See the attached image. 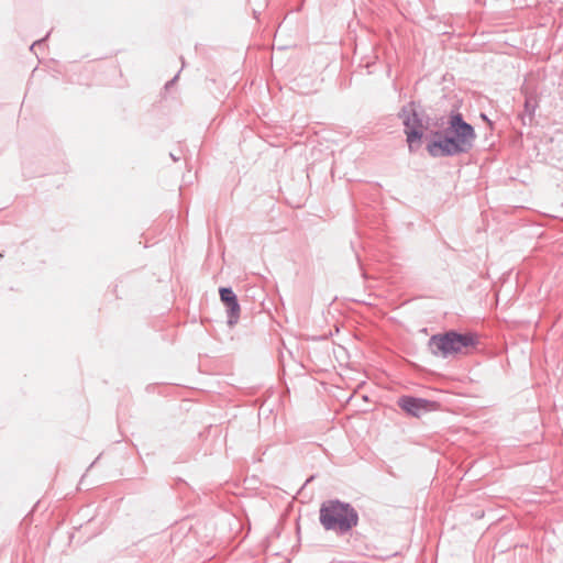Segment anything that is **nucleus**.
Here are the masks:
<instances>
[{
	"label": "nucleus",
	"instance_id": "f257e3e1",
	"mask_svg": "<svg viewBox=\"0 0 563 563\" xmlns=\"http://www.w3.org/2000/svg\"><path fill=\"white\" fill-rule=\"evenodd\" d=\"M427 152L432 157H452L468 153L476 140L474 128L460 112L450 115L444 130L431 131L427 136Z\"/></svg>",
	"mask_w": 563,
	"mask_h": 563
},
{
	"label": "nucleus",
	"instance_id": "f03ea898",
	"mask_svg": "<svg viewBox=\"0 0 563 563\" xmlns=\"http://www.w3.org/2000/svg\"><path fill=\"white\" fill-rule=\"evenodd\" d=\"M319 521L325 531H332L338 536L347 534L358 525L360 517L356 509L340 499L324 500L319 509Z\"/></svg>",
	"mask_w": 563,
	"mask_h": 563
},
{
	"label": "nucleus",
	"instance_id": "9d476101",
	"mask_svg": "<svg viewBox=\"0 0 563 563\" xmlns=\"http://www.w3.org/2000/svg\"><path fill=\"white\" fill-rule=\"evenodd\" d=\"M170 157L174 162H177L179 161V157H177L176 155H174L173 153H170Z\"/></svg>",
	"mask_w": 563,
	"mask_h": 563
},
{
	"label": "nucleus",
	"instance_id": "6e6552de",
	"mask_svg": "<svg viewBox=\"0 0 563 563\" xmlns=\"http://www.w3.org/2000/svg\"><path fill=\"white\" fill-rule=\"evenodd\" d=\"M178 78V75H176L173 79H170L169 81L166 82L165 87L168 88L169 86H172L176 79Z\"/></svg>",
	"mask_w": 563,
	"mask_h": 563
},
{
	"label": "nucleus",
	"instance_id": "423d86ee",
	"mask_svg": "<svg viewBox=\"0 0 563 563\" xmlns=\"http://www.w3.org/2000/svg\"><path fill=\"white\" fill-rule=\"evenodd\" d=\"M431 405L430 400L412 396H401L398 399V406L408 415L417 418L429 411Z\"/></svg>",
	"mask_w": 563,
	"mask_h": 563
},
{
	"label": "nucleus",
	"instance_id": "20e7f679",
	"mask_svg": "<svg viewBox=\"0 0 563 563\" xmlns=\"http://www.w3.org/2000/svg\"><path fill=\"white\" fill-rule=\"evenodd\" d=\"M399 118L402 120L408 148L410 152H416L420 147L424 130L423 119L417 111L416 103L411 101L404 106Z\"/></svg>",
	"mask_w": 563,
	"mask_h": 563
},
{
	"label": "nucleus",
	"instance_id": "1a4fd4ad",
	"mask_svg": "<svg viewBox=\"0 0 563 563\" xmlns=\"http://www.w3.org/2000/svg\"><path fill=\"white\" fill-rule=\"evenodd\" d=\"M44 40H45V38H42V40H40V41H36V42L32 43V45H31V49H33V48H34V46H36V45H41V44H42V42H43Z\"/></svg>",
	"mask_w": 563,
	"mask_h": 563
},
{
	"label": "nucleus",
	"instance_id": "39448f33",
	"mask_svg": "<svg viewBox=\"0 0 563 563\" xmlns=\"http://www.w3.org/2000/svg\"><path fill=\"white\" fill-rule=\"evenodd\" d=\"M219 292L220 299L227 308L228 325L232 328L239 322L240 319L241 308L238 301V297L231 287H221Z\"/></svg>",
	"mask_w": 563,
	"mask_h": 563
},
{
	"label": "nucleus",
	"instance_id": "7ed1b4c3",
	"mask_svg": "<svg viewBox=\"0 0 563 563\" xmlns=\"http://www.w3.org/2000/svg\"><path fill=\"white\" fill-rule=\"evenodd\" d=\"M479 344L478 335L474 332L460 333L450 330L433 334L428 341V350L434 356L449 357L455 354H468Z\"/></svg>",
	"mask_w": 563,
	"mask_h": 563
},
{
	"label": "nucleus",
	"instance_id": "0eeeda50",
	"mask_svg": "<svg viewBox=\"0 0 563 563\" xmlns=\"http://www.w3.org/2000/svg\"><path fill=\"white\" fill-rule=\"evenodd\" d=\"M538 108V101L534 97H528L525 101V113L532 120L534 112Z\"/></svg>",
	"mask_w": 563,
	"mask_h": 563
},
{
	"label": "nucleus",
	"instance_id": "9b49d317",
	"mask_svg": "<svg viewBox=\"0 0 563 563\" xmlns=\"http://www.w3.org/2000/svg\"><path fill=\"white\" fill-rule=\"evenodd\" d=\"M482 118L490 123V121L487 119V117L485 114H482Z\"/></svg>",
	"mask_w": 563,
	"mask_h": 563
}]
</instances>
